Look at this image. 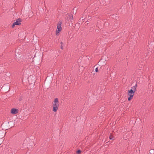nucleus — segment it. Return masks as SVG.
<instances>
[{
    "label": "nucleus",
    "instance_id": "10",
    "mask_svg": "<svg viewBox=\"0 0 154 154\" xmlns=\"http://www.w3.org/2000/svg\"><path fill=\"white\" fill-rule=\"evenodd\" d=\"M60 32H58V30L56 31V34L57 35H58L60 33Z\"/></svg>",
    "mask_w": 154,
    "mask_h": 154
},
{
    "label": "nucleus",
    "instance_id": "2",
    "mask_svg": "<svg viewBox=\"0 0 154 154\" xmlns=\"http://www.w3.org/2000/svg\"><path fill=\"white\" fill-rule=\"evenodd\" d=\"M135 92V90H132V89L128 90V95L129 97L128 98V100L130 101L131 99L134 95V93Z\"/></svg>",
    "mask_w": 154,
    "mask_h": 154
},
{
    "label": "nucleus",
    "instance_id": "4",
    "mask_svg": "<svg viewBox=\"0 0 154 154\" xmlns=\"http://www.w3.org/2000/svg\"><path fill=\"white\" fill-rule=\"evenodd\" d=\"M18 112V110L17 109L12 108L11 111V113L13 114H16Z\"/></svg>",
    "mask_w": 154,
    "mask_h": 154
},
{
    "label": "nucleus",
    "instance_id": "1",
    "mask_svg": "<svg viewBox=\"0 0 154 154\" xmlns=\"http://www.w3.org/2000/svg\"><path fill=\"white\" fill-rule=\"evenodd\" d=\"M59 107V101L57 98H55L53 104V111L54 112L57 111Z\"/></svg>",
    "mask_w": 154,
    "mask_h": 154
},
{
    "label": "nucleus",
    "instance_id": "5",
    "mask_svg": "<svg viewBox=\"0 0 154 154\" xmlns=\"http://www.w3.org/2000/svg\"><path fill=\"white\" fill-rule=\"evenodd\" d=\"M21 20L19 18L17 19L16 21L15 22H14L15 24L16 25H19L21 24Z\"/></svg>",
    "mask_w": 154,
    "mask_h": 154
},
{
    "label": "nucleus",
    "instance_id": "3",
    "mask_svg": "<svg viewBox=\"0 0 154 154\" xmlns=\"http://www.w3.org/2000/svg\"><path fill=\"white\" fill-rule=\"evenodd\" d=\"M62 22L60 21L58 22L57 25V29L58 32H60L62 30V27H61V25L62 24Z\"/></svg>",
    "mask_w": 154,
    "mask_h": 154
},
{
    "label": "nucleus",
    "instance_id": "9",
    "mask_svg": "<svg viewBox=\"0 0 154 154\" xmlns=\"http://www.w3.org/2000/svg\"><path fill=\"white\" fill-rule=\"evenodd\" d=\"M81 152V151L80 150H78L76 151V153L77 154H79Z\"/></svg>",
    "mask_w": 154,
    "mask_h": 154
},
{
    "label": "nucleus",
    "instance_id": "13",
    "mask_svg": "<svg viewBox=\"0 0 154 154\" xmlns=\"http://www.w3.org/2000/svg\"><path fill=\"white\" fill-rule=\"evenodd\" d=\"M152 151H153V150H150V152L151 153H153V152H152Z\"/></svg>",
    "mask_w": 154,
    "mask_h": 154
},
{
    "label": "nucleus",
    "instance_id": "7",
    "mask_svg": "<svg viewBox=\"0 0 154 154\" xmlns=\"http://www.w3.org/2000/svg\"><path fill=\"white\" fill-rule=\"evenodd\" d=\"M69 19L71 20H72L73 19V16L72 15H69Z\"/></svg>",
    "mask_w": 154,
    "mask_h": 154
},
{
    "label": "nucleus",
    "instance_id": "15",
    "mask_svg": "<svg viewBox=\"0 0 154 154\" xmlns=\"http://www.w3.org/2000/svg\"><path fill=\"white\" fill-rule=\"evenodd\" d=\"M60 44L61 45L63 44V42H60Z\"/></svg>",
    "mask_w": 154,
    "mask_h": 154
},
{
    "label": "nucleus",
    "instance_id": "12",
    "mask_svg": "<svg viewBox=\"0 0 154 154\" xmlns=\"http://www.w3.org/2000/svg\"><path fill=\"white\" fill-rule=\"evenodd\" d=\"M16 25L15 24V23H14L13 24V25H12V28H14L15 26Z\"/></svg>",
    "mask_w": 154,
    "mask_h": 154
},
{
    "label": "nucleus",
    "instance_id": "8",
    "mask_svg": "<svg viewBox=\"0 0 154 154\" xmlns=\"http://www.w3.org/2000/svg\"><path fill=\"white\" fill-rule=\"evenodd\" d=\"M109 139L110 140H113L114 139V137L113 136H112L111 134L110 135V136Z\"/></svg>",
    "mask_w": 154,
    "mask_h": 154
},
{
    "label": "nucleus",
    "instance_id": "14",
    "mask_svg": "<svg viewBox=\"0 0 154 154\" xmlns=\"http://www.w3.org/2000/svg\"><path fill=\"white\" fill-rule=\"evenodd\" d=\"M60 48L62 49H63V46L62 45L61 46Z\"/></svg>",
    "mask_w": 154,
    "mask_h": 154
},
{
    "label": "nucleus",
    "instance_id": "6",
    "mask_svg": "<svg viewBox=\"0 0 154 154\" xmlns=\"http://www.w3.org/2000/svg\"><path fill=\"white\" fill-rule=\"evenodd\" d=\"M137 84H136V85L134 86L133 87H132L131 88V89H132V90H135V91H136V88H137Z\"/></svg>",
    "mask_w": 154,
    "mask_h": 154
},
{
    "label": "nucleus",
    "instance_id": "11",
    "mask_svg": "<svg viewBox=\"0 0 154 154\" xmlns=\"http://www.w3.org/2000/svg\"><path fill=\"white\" fill-rule=\"evenodd\" d=\"M95 72H98V67H97L95 69Z\"/></svg>",
    "mask_w": 154,
    "mask_h": 154
}]
</instances>
